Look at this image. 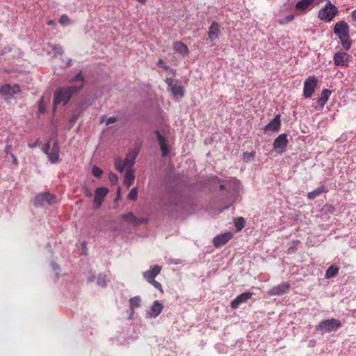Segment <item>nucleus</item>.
Returning a JSON list of instances; mask_svg holds the SVG:
<instances>
[{"label":"nucleus","instance_id":"nucleus-1","mask_svg":"<svg viewBox=\"0 0 356 356\" xmlns=\"http://www.w3.org/2000/svg\"><path fill=\"white\" fill-rule=\"evenodd\" d=\"M83 88V84L79 86H65L56 90L54 95V106L67 104L74 93L79 92Z\"/></svg>","mask_w":356,"mask_h":356},{"label":"nucleus","instance_id":"nucleus-2","mask_svg":"<svg viewBox=\"0 0 356 356\" xmlns=\"http://www.w3.org/2000/svg\"><path fill=\"white\" fill-rule=\"evenodd\" d=\"M137 154V152L131 150L128 152L124 161L121 159H117L115 161V169L120 172H122L124 169H133L132 166L135 163Z\"/></svg>","mask_w":356,"mask_h":356},{"label":"nucleus","instance_id":"nucleus-3","mask_svg":"<svg viewBox=\"0 0 356 356\" xmlns=\"http://www.w3.org/2000/svg\"><path fill=\"white\" fill-rule=\"evenodd\" d=\"M337 8L330 2L327 3L324 8L321 9L318 13V17L321 20L330 22L337 13Z\"/></svg>","mask_w":356,"mask_h":356},{"label":"nucleus","instance_id":"nucleus-4","mask_svg":"<svg viewBox=\"0 0 356 356\" xmlns=\"http://www.w3.org/2000/svg\"><path fill=\"white\" fill-rule=\"evenodd\" d=\"M341 326V322L339 320L332 318L321 321L316 326V330L317 331L330 332L332 330L339 328Z\"/></svg>","mask_w":356,"mask_h":356},{"label":"nucleus","instance_id":"nucleus-5","mask_svg":"<svg viewBox=\"0 0 356 356\" xmlns=\"http://www.w3.org/2000/svg\"><path fill=\"white\" fill-rule=\"evenodd\" d=\"M44 152L47 155L49 160L52 163H56L60 161L59 147L57 141H55L54 143L53 146L51 147L50 142H47L45 144Z\"/></svg>","mask_w":356,"mask_h":356},{"label":"nucleus","instance_id":"nucleus-6","mask_svg":"<svg viewBox=\"0 0 356 356\" xmlns=\"http://www.w3.org/2000/svg\"><path fill=\"white\" fill-rule=\"evenodd\" d=\"M318 83V79L314 76H309L304 81L303 96L305 98L311 97L314 92Z\"/></svg>","mask_w":356,"mask_h":356},{"label":"nucleus","instance_id":"nucleus-7","mask_svg":"<svg viewBox=\"0 0 356 356\" xmlns=\"http://www.w3.org/2000/svg\"><path fill=\"white\" fill-rule=\"evenodd\" d=\"M318 4L316 0H300L296 3L295 10L299 15H305Z\"/></svg>","mask_w":356,"mask_h":356},{"label":"nucleus","instance_id":"nucleus-8","mask_svg":"<svg viewBox=\"0 0 356 356\" xmlns=\"http://www.w3.org/2000/svg\"><path fill=\"white\" fill-rule=\"evenodd\" d=\"M334 33L339 37V39L344 38H350L349 35V26L344 21H340L336 23L334 26Z\"/></svg>","mask_w":356,"mask_h":356},{"label":"nucleus","instance_id":"nucleus-9","mask_svg":"<svg viewBox=\"0 0 356 356\" xmlns=\"http://www.w3.org/2000/svg\"><path fill=\"white\" fill-rule=\"evenodd\" d=\"M21 92L20 87L18 85L10 86L9 84L4 85L0 88V93L4 96L6 99H11L14 95Z\"/></svg>","mask_w":356,"mask_h":356},{"label":"nucleus","instance_id":"nucleus-10","mask_svg":"<svg viewBox=\"0 0 356 356\" xmlns=\"http://www.w3.org/2000/svg\"><path fill=\"white\" fill-rule=\"evenodd\" d=\"M288 144V139L286 134H283L280 135L274 141L273 148L280 154L285 152Z\"/></svg>","mask_w":356,"mask_h":356},{"label":"nucleus","instance_id":"nucleus-11","mask_svg":"<svg viewBox=\"0 0 356 356\" xmlns=\"http://www.w3.org/2000/svg\"><path fill=\"white\" fill-rule=\"evenodd\" d=\"M350 58L351 56L347 53L338 51L334 56L333 62L336 66H348V63Z\"/></svg>","mask_w":356,"mask_h":356},{"label":"nucleus","instance_id":"nucleus-12","mask_svg":"<svg viewBox=\"0 0 356 356\" xmlns=\"http://www.w3.org/2000/svg\"><path fill=\"white\" fill-rule=\"evenodd\" d=\"M55 199L56 197L50 193H40L35 197L34 204L35 206L42 205L44 202L52 204L55 202Z\"/></svg>","mask_w":356,"mask_h":356},{"label":"nucleus","instance_id":"nucleus-13","mask_svg":"<svg viewBox=\"0 0 356 356\" xmlns=\"http://www.w3.org/2000/svg\"><path fill=\"white\" fill-rule=\"evenodd\" d=\"M290 288V284L288 282H282L275 286H273L270 290L268 291V294L270 296H282L286 293Z\"/></svg>","mask_w":356,"mask_h":356},{"label":"nucleus","instance_id":"nucleus-14","mask_svg":"<svg viewBox=\"0 0 356 356\" xmlns=\"http://www.w3.org/2000/svg\"><path fill=\"white\" fill-rule=\"evenodd\" d=\"M121 218L131 224H132L134 226H138L141 224L147 223L148 220L147 218H136L134 214L131 212L123 214L121 216Z\"/></svg>","mask_w":356,"mask_h":356},{"label":"nucleus","instance_id":"nucleus-15","mask_svg":"<svg viewBox=\"0 0 356 356\" xmlns=\"http://www.w3.org/2000/svg\"><path fill=\"white\" fill-rule=\"evenodd\" d=\"M233 236L230 232L219 234L213 238V243L216 248H220L227 243Z\"/></svg>","mask_w":356,"mask_h":356},{"label":"nucleus","instance_id":"nucleus-16","mask_svg":"<svg viewBox=\"0 0 356 356\" xmlns=\"http://www.w3.org/2000/svg\"><path fill=\"white\" fill-rule=\"evenodd\" d=\"M108 193V189L105 187H99L95 190L94 202L97 208L100 207L105 197Z\"/></svg>","mask_w":356,"mask_h":356},{"label":"nucleus","instance_id":"nucleus-17","mask_svg":"<svg viewBox=\"0 0 356 356\" xmlns=\"http://www.w3.org/2000/svg\"><path fill=\"white\" fill-rule=\"evenodd\" d=\"M252 296L253 293L251 292H245L240 294L231 302V307L234 309H237L240 304L246 302Z\"/></svg>","mask_w":356,"mask_h":356},{"label":"nucleus","instance_id":"nucleus-18","mask_svg":"<svg viewBox=\"0 0 356 356\" xmlns=\"http://www.w3.org/2000/svg\"><path fill=\"white\" fill-rule=\"evenodd\" d=\"M161 267L159 266H154L149 270L143 273L144 278L149 283L155 280V277L160 273Z\"/></svg>","mask_w":356,"mask_h":356},{"label":"nucleus","instance_id":"nucleus-19","mask_svg":"<svg viewBox=\"0 0 356 356\" xmlns=\"http://www.w3.org/2000/svg\"><path fill=\"white\" fill-rule=\"evenodd\" d=\"M155 134L156 135L158 142L160 145V148L162 152V156H166L169 152V149L167 145V140L166 138L160 134L159 131H155Z\"/></svg>","mask_w":356,"mask_h":356},{"label":"nucleus","instance_id":"nucleus-20","mask_svg":"<svg viewBox=\"0 0 356 356\" xmlns=\"http://www.w3.org/2000/svg\"><path fill=\"white\" fill-rule=\"evenodd\" d=\"M280 127V115H277L275 117L264 127V131H278Z\"/></svg>","mask_w":356,"mask_h":356},{"label":"nucleus","instance_id":"nucleus-21","mask_svg":"<svg viewBox=\"0 0 356 356\" xmlns=\"http://www.w3.org/2000/svg\"><path fill=\"white\" fill-rule=\"evenodd\" d=\"M208 35L209 38L211 40H215L218 38L220 35V29L219 25L216 22H213L211 23V26H209Z\"/></svg>","mask_w":356,"mask_h":356},{"label":"nucleus","instance_id":"nucleus-22","mask_svg":"<svg viewBox=\"0 0 356 356\" xmlns=\"http://www.w3.org/2000/svg\"><path fill=\"white\" fill-rule=\"evenodd\" d=\"M332 91L328 89H323L321 97L318 99L317 104L320 108H323L328 101Z\"/></svg>","mask_w":356,"mask_h":356},{"label":"nucleus","instance_id":"nucleus-23","mask_svg":"<svg viewBox=\"0 0 356 356\" xmlns=\"http://www.w3.org/2000/svg\"><path fill=\"white\" fill-rule=\"evenodd\" d=\"M173 49L181 54L188 55L189 49L188 47L181 41H177L173 43Z\"/></svg>","mask_w":356,"mask_h":356},{"label":"nucleus","instance_id":"nucleus-24","mask_svg":"<svg viewBox=\"0 0 356 356\" xmlns=\"http://www.w3.org/2000/svg\"><path fill=\"white\" fill-rule=\"evenodd\" d=\"M135 179V176L134 175L133 169H127L124 175V184L127 187L129 188L134 183Z\"/></svg>","mask_w":356,"mask_h":356},{"label":"nucleus","instance_id":"nucleus-25","mask_svg":"<svg viewBox=\"0 0 356 356\" xmlns=\"http://www.w3.org/2000/svg\"><path fill=\"white\" fill-rule=\"evenodd\" d=\"M163 309V305L161 303H160L158 300L154 301L151 307V316L154 318L158 316L161 313Z\"/></svg>","mask_w":356,"mask_h":356},{"label":"nucleus","instance_id":"nucleus-26","mask_svg":"<svg viewBox=\"0 0 356 356\" xmlns=\"http://www.w3.org/2000/svg\"><path fill=\"white\" fill-rule=\"evenodd\" d=\"M325 191V188L324 186H321L320 187L316 188L315 190H314L312 192L308 193L307 197L310 200H314L316 197L321 195L323 192Z\"/></svg>","mask_w":356,"mask_h":356},{"label":"nucleus","instance_id":"nucleus-27","mask_svg":"<svg viewBox=\"0 0 356 356\" xmlns=\"http://www.w3.org/2000/svg\"><path fill=\"white\" fill-rule=\"evenodd\" d=\"M339 268L332 265L330 266L325 272V277L326 278H332L335 277L339 273Z\"/></svg>","mask_w":356,"mask_h":356},{"label":"nucleus","instance_id":"nucleus-28","mask_svg":"<svg viewBox=\"0 0 356 356\" xmlns=\"http://www.w3.org/2000/svg\"><path fill=\"white\" fill-rule=\"evenodd\" d=\"M170 90L175 96L179 95L180 97H183L184 95V88L181 85H173Z\"/></svg>","mask_w":356,"mask_h":356},{"label":"nucleus","instance_id":"nucleus-29","mask_svg":"<svg viewBox=\"0 0 356 356\" xmlns=\"http://www.w3.org/2000/svg\"><path fill=\"white\" fill-rule=\"evenodd\" d=\"M48 47L54 52V56H57L58 55H62L64 52L63 47L60 44H48Z\"/></svg>","mask_w":356,"mask_h":356},{"label":"nucleus","instance_id":"nucleus-30","mask_svg":"<svg viewBox=\"0 0 356 356\" xmlns=\"http://www.w3.org/2000/svg\"><path fill=\"white\" fill-rule=\"evenodd\" d=\"M130 307L132 310L134 308L139 307L140 306V298L139 296L133 297L129 300Z\"/></svg>","mask_w":356,"mask_h":356},{"label":"nucleus","instance_id":"nucleus-31","mask_svg":"<svg viewBox=\"0 0 356 356\" xmlns=\"http://www.w3.org/2000/svg\"><path fill=\"white\" fill-rule=\"evenodd\" d=\"M340 41L341 42V44L345 50H349L351 47V41L350 40L349 38H344L342 39H340Z\"/></svg>","mask_w":356,"mask_h":356},{"label":"nucleus","instance_id":"nucleus-32","mask_svg":"<svg viewBox=\"0 0 356 356\" xmlns=\"http://www.w3.org/2000/svg\"><path fill=\"white\" fill-rule=\"evenodd\" d=\"M59 23L63 26L69 25L70 19L67 15H62L59 19Z\"/></svg>","mask_w":356,"mask_h":356},{"label":"nucleus","instance_id":"nucleus-33","mask_svg":"<svg viewBox=\"0 0 356 356\" xmlns=\"http://www.w3.org/2000/svg\"><path fill=\"white\" fill-rule=\"evenodd\" d=\"M138 189L137 188H133L128 195V198L130 200H136L138 197Z\"/></svg>","mask_w":356,"mask_h":356},{"label":"nucleus","instance_id":"nucleus-34","mask_svg":"<svg viewBox=\"0 0 356 356\" xmlns=\"http://www.w3.org/2000/svg\"><path fill=\"white\" fill-rule=\"evenodd\" d=\"M45 105L44 103V97H42L39 102L38 115L39 116L40 114H42L45 112Z\"/></svg>","mask_w":356,"mask_h":356},{"label":"nucleus","instance_id":"nucleus-35","mask_svg":"<svg viewBox=\"0 0 356 356\" xmlns=\"http://www.w3.org/2000/svg\"><path fill=\"white\" fill-rule=\"evenodd\" d=\"M83 81H84V77H83V75L82 74V72H79L74 78H72L71 79V82H76V81H80L81 83L80 85L83 84Z\"/></svg>","mask_w":356,"mask_h":356},{"label":"nucleus","instance_id":"nucleus-36","mask_svg":"<svg viewBox=\"0 0 356 356\" xmlns=\"http://www.w3.org/2000/svg\"><path fill=\"white\" fill-rule=\"evenodd\" d=\"M92 173L95 177L99 178L102 175L103 171L99 167L94 166L92 169Z\"/></svg>","mask_w":356,"mask_h":356},{"label":"nucleus","instance_id":"nucleus-37","mask_svg":"<svg viewBox=\"0 0 356 356\" xmlns=\"http://www.w3.org/2000/svg\"><path fill=\"white\" fill-rule=\"evenodd\" d=\"M244 220L243 218H239L238 221L235 222V226L238 231L242 229L244 227Z\"/></svg>","mask_w":356,"mask_h":356},{"label":"nucleus","instance_id":"nucleus-38","mask_svg":"<svg viewBox=\"0 0 356 356\" xmlns=\"http://www.w3.org/2000/svg\"><path fill=\"white\" fill-rule=\"evenodd\" d=\"M254 156V152H245L243 154V159L246 162H248L250 161L251 159H252Z\"/></svg>","mask_w":356,"mask_h":356},{"label":"nucleus","instance_id":"nucleus-39","mask_svg":"<svg viewBox=\"0 0 356 356\" xmlns=\"http://www.w3.org/2000/svg\"><path fill=\"white\" fill-rule=\"evenodd\" d=\"M294 19V15H287L284 20H280L279 22L281 24L289 23L290 22H292Z\"/></svg>","mask_w":356,"mask_h":356},{"label":"nucleus","instance_id":"nucleus-40","mask_svg":"<svg viewBox=\"0 0 356 356\" xmlns=\"http://www.w3.org/2000/svg\"><path fill=\"white\" fill-rule=\"evenodd\" d=\"M149 284H152L156 289L159 290L161 293H163L162 286H161V283H159V282H157L156 280H153V281L150 282Z\"/></svg>","mask_w":356,"mask_h":356},{"label":"nucleus","instance_id":"nucleus-41","mask_svg":"<svg viewBox=\"0 0 356 356\" xmlns=\"http://www.w3.org/2000/svg\"><path fill=\"white\" fill-rule=\"evenodd\" d=\"M110 181L114 184L118 181V177L116 174L111 172L108 176Z\"/></svg>","mask_w":356,"mask_h":356},{"label":"nucleus","instance_id":"nucleus-42","mask_svg":"<svg viewBox=\"0 0 356 356\" xmlns=\"http://www.w3.org/2000/svg\"><path fill=\"white\" fill-rule=\"evenodd\" d=\"M117 121V118L115 117H111L106 121V124L108 125L110 124H113Z\"/></svg>","mask_w":356,"mask_h":356},{"label":"nucleus","instance_id":"nucleus-43","mask_svg":"<svg viewBox=\"0 0 356 356\" xmlns=\"http://www.w3.org/2000/svg\"><path fill=\"white\" fill-rule=\"evenodd\" d=\"M158 65L159 66H161L162 67H163L165 70H168L169 69V67L168 66H166L164 65V62L162 59H159V61H158Z\"/></svg>","mask_w":356,"mask_h":356},{"label":"nucleus","instance_id":"nucleus-44","mask_svg":"<svg viewBox=\"0 0 356 356\" xmlns=\"http://www.w3.org/2000/svg\"><path fill=\"white\" fill-rule=\"evenodd\" d=\"M97 283L99 285L102 286H104L106 285V281H105L104 278L101 280L100 277H98Z\"/></svg>","mask_w":356,"mask_h":356},{"label":"nucleus","instance_id":"nucleus-45","mask_svg":"<svg viewBox=\"0 0 356 356\" xmlns=\"http://www.w3.org/2000/svg\"><path fill=\"white\" fill-rule=\"evenodd\" d=\"M165 82L168 84V86H170L172 87L173 86L172 83H173V81L172 79L170 78H166L165 79Z\"/></svg>","mask_w":356,"mask_h":356},{"label":"nucleus","instance_id":"nucleus-46","mask_svg":"<svg viewBox=\"0 0 356 356\" xmlns=\"http://www.w3.org/2000/svg\"><path fill=\"white\" fill-rule=\"evenodd\" d=\"M85 195H86V196H87L88 197H90L92 194V192L90 191L87 189V190L85 191Z\"/></svg>","mask_w":356,"mask_h":356},{"label":"nucleus","instance_id":"nucleus-47","mask_svg":"<svg viewBox=\"0 0 356 356\" xmlns=\"http://www.w3.org/2000/svg\"><path fill=\"white\" fill-rule=\"evenodd\" d=\"M47 25L49 26H51V25H54L55 24V22L52 19H49L47 21Z\"/></svg>","mask_w":356,"mask_h":356},{"label":"nucleus","instance_id":"nucleus-48","mask_svg":"<svg viewBox=\"0 0 356 356\" xmlns=\"http://www.w3.org/2000/svg\"><path fill=\"white\" fill-rule=\"evenodd\" d=\"M351 15H352V18H353L354 20H355V21H356V10H353V11L352 12Z\"/></svg>","mask_w":356,"mask_h":356},{"label":"nucleus","instance_id":"nucleus-49","mask_svg":"<svg viewBox=\"0 0 356 356\" xmlns=\"http://www.w3.org/2000/svg\"><path fill=\"white\" fill-rule=\"evenodd\" d=\"M29 146L31 148H34L36 147V143L29 144Z\"/></svg>","mask_w":356,"mask_h":356},{"label":"nucleus","instance_id":"nucleus-50","mask_svg":"<svg viewBox=\"0 0 356 356\" xmlns=\"http://www.w3.org/2000/svg\"><path fill=\"white\" fill-rule=\"evenodd\" d=\"M137 1H139L141 3H145L147 0H137Z\"/></svg>","mask_w":356,"mask_h":356},{"label":"nucleus","instance_id":"nucleus-51","mask_svg":"<svg viewBox=\"0 0 356 356\" xmlns=\"http://www.w3.org/2000/svg\"><path fill=\"white\" fill-rule=\"evenodd\" d=\"M219 188H220V190L222 191L224 189L225 186L223 185H220L219 186Z\"/></svg>","mask_w":356,"mask_h":356},{"label":"nucleus","instance_id":"nucleus-52","mask_svg":"<svg viewBox=\"0 0 356 356\" xmlns=\"http://www.w3.org/2000/svg\"><path fill=\"white\" fill-rule=\"evenodd\" d=\"M12 156H13V161H14V162H15V163H16V162H17V159H16V158H15L13 154H12Z\"/></svg>","mask_w":356,"mask_h":356},{"label":"nucleus","instance_id":"nucleus-53","mask_svg":"<svg viewBox=\"0 0 356 356\" xmlns=\"http://www.w3.org/2000/svg\"><path fill=\"white\" fill-rule=\"evenodd\" d=\"M120 189H118V198L120 197Z\"/></svg>","mask_w":356,"mask_h":356}]
</instances>
